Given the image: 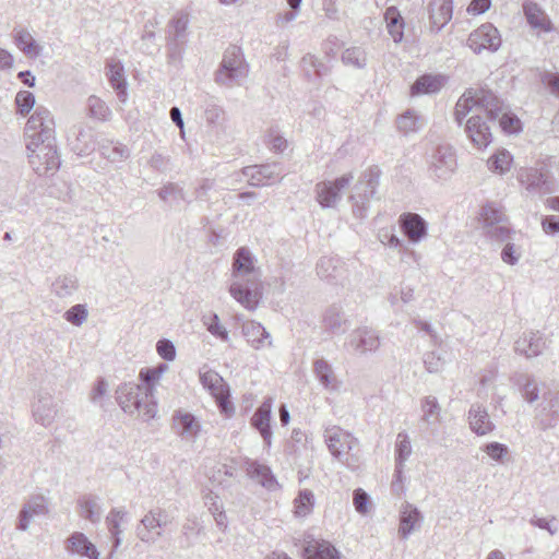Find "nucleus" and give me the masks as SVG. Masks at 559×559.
Wrapping results in <instances>:
<instances>
[{
  "mask_svg": "<svg viewBox=\"0 0 559 559\" xmlns=\"http://www.w3.org/2000/svg\"><path fill=\"white\" fill-rule=\"evenodd\" d=\"M472 114L465 124V132L472 143L478 147H487L491 141V124L498 121L506 133L521 130L520 119L510 111L497 95L486 88H469L456 102L454 119L461 126L464 118Z\"/></svg>",
  "mask_w": 559,
  "mask_h": 559,
  "instance_id": "1",
  "label": "nucleus"
},
{
  "mask_svg": "<svg viewBox=\"0 0 559 559\" xmlns=\"http://www.w3.org/2000/svg\"><path fill=\"white\" fill-rule=\"evenodd\" d=\"M28 160L39 176L53 175L61 160L56 146L55 121L48 109L38 106L25 126Z\"/></svg>",
  "mask_w": 559,
  "mask_h": 559,
  "instance_id": "2",
  "label": "nucleus"
},
{
  "mask_svg": "<svg viewBox=\"0 0 559 559\" xmlns=\"http://www.w3.org/2000/svg\"><path fill=\"white\" fill-rule=\"evenodd\" d=\"M229 293L243 308L253 311L262 298L260 272L254 266L250 251L239 248L233 259V274Z\"/></svg>",
  "mask_w": 559,
  "mask_h": 559,
  "instance_id": "3",
  "label": "nucleus"
},
{
  "mask_svg": "<svg viewBox=\"0 0 559 559\" xmlns=\"http://www.w3.org/2000/svg\"><path fill=\"white\" fill-rule=\"evenodd\" d=\"M116 401L124 413H138L144 420L154 418L157 413L156 401L146 396L142 385L133 382L122 383L116 389Z\"/></svg>",
  "mask_w": 559,
  "mask_h": 559,
  "instance_id": "4",
  "label": "nucleus"
},
{
  "mask_svg": "<svg viewBox=\"0 0 559 559\" xmlns=\"http://www.w3.org/2000/svg\"><path fill=\"white\" fill-rule=\"evenodd\" d=\"M324 441L333 457L352 471L358 468L360 459L358 452H354L359 443L357 438L338 426H332L324 430Z\"/></svg>",
  "mask_w": 559,
  "mask_h": 559,
  "instance_id": "5",
  "label": "nucleus"
},
{
  "mask_svg": "<svg viewBox=\"0 0 559 559\" xmlns=\"http://www.w3.org/2000/svg\"><path fill=\"white\" fill-rule=\"evenodd\" d=\"M381 171L377 166L366 169L353 187L349 201L353 203V213L356 217L366 216L369 201L373 198L379 186Z\"/></svg>",
  "mask_w": 559,
  "mask_h": 559,
  "instance_id": "6",
  "label": "nucleus"
},
{
  "mask_svg": "<svg viewBox=\"0 0 559 559\" xmlns=\"http://www.w3.org/2000/svg\"><path fill=\"white\" fill-rule=\"evenodd\" d=\"M484 235L492 241L504 242L511 239L512 230L502 209L495 203L485 204L479 213Z\"/></svg>",
  "mask_w": 559,
  "mask_h": 559,
  "instance_id": "7",
  "label": "nucleus"
},
{
  "mask_svg": "<svg viewBox=\"0 0 559 559\" xmlns=\"http://www.w3.org/2000/svg\"><path fill=\"white\" fill-rule=\"evenodd\" d=\"M354 180L353 173H346L334 180L318 182L314 187L317 201L323 209L335 207L342 199L343 190L347 189Z\"/></svg>",
  "mask_w": 559,
  "mask_h": 559,
  "instance_id": "8",
  "label": "nucleus"
},
{
  "mask_svg": "<svg viewBox=\"0 0 559 559\" xmlns=\"http://www.w3.org/2000/svg\"><path fill=\"white\" fill-rule=\"evenodd\" d=\"M189 16L186 13H179L169 22L168 31V58L171 67H177L181 59L183 46L187 41V29Z\"/></svg>",
  "mask_w": 559,
  "mask_h": 559,
  "instance_id": "9",
  "label": "nucleus"
},
{
  "mask_svg": "<svg viewBox=\"0 0 559 559\" xmlns=\"http://www.w3.org/2000/svg\"><path fill=\"white\" fill-rule=\"evenodd\" d=\"M381 344L377 330L369 326H359L353 330L344 342V348L355 355L374 353Z\"/></svg>",
  "mask_w": 559,
  "mask_h": 559,
  "instance_id": "10",
  "label": "nucleus"
},
{
  "mask_svg": "<svg viewBox=\"0 0 559 559\" xmlns=\"http://www.w3.org/2000/svg\"><path fill=\"white\" fill-rule=\"evenodd\" d=\"M242 175L247 178L250 186L263 187L280 181L285 176V173L280 163H271L245 167Z\"/></svg>",
  "mask_w": 559,
  "mask_h": 559,
  "instance_id": "11",
  "label": "nucleus"
},
{
  "mask_svg": "<svg viewBox=\"0 0 559 559\" xmlns=\"http://www.w3.org/2000/svg\"><path fill=\"white\" fill-rule=\"evenodd\" d=\"M202 385L215 397L219 409L227 414L233 411L229 402V388L223 377L214 370H207L200 374Z\"/></svg>",
  "mask_w": 559,
  "mask_h": 559,
  "instance_id": "12",
  "label": "nucleus"
},
{
  "mask_svg": "<svg viewBox=\"0 0 559 559\" xmlns=\"http://www.w3.org/2000/svg\"><path fill=\"white\" fill-rule=\"evenodd\" d=\"M468 47L476 53L484 49L496 51L501 45L499 31L490 23L483 24L467 38Z\"/></svg>",
  "mask_w": 559,
  "mask_h": 559,
  "instance_id": "13",
  "label": "nucleus"
},
{
  "mask_svg": "<svg viewBox=\"0 0 559 559\" xmlns=\"http://www.w3.org/2000/svg\"><path fill=\"white\" fill-rule=\"evenodd\" d=\"M456 167L455 155L450 146H439L431 156L429 170L433 177L447 180Z\"/></svg>",
  "mask_w": 559,
  "mask_h": 559,
  "instance_id": "14",
  "label": "nucleus"
},
{
  "mask_svg": "<svg viewBox=\"0 0 559 559\" xmlns=\"http://www.w3.org/2000/svg\"><path fill=\"white\" fill-rule=\"evenodd\" d=\"M519 180L531 193L546 194L555 191L554 178L538 169L522 170Z\"/></svg>",
  "mask_w": 559,
  "mask_h": 559,
  "instance_id": "15",
  "label": "nucleus"
},
{
  "mask_svg": "<svg viewBox=\"0 0 559 559\" xmlns=\"http://www.w3.org/2000/svg\"><path fill=\"white\" fill-rule=\"evenodd\" d=\"M173 429L182 440L194 442L200 435L201 424L193 414L176 411L173 415Z\"/></svg>",
  "mask_w": 559,
  "mask_h": 559,
  "instance_id": "16",
  "label": "nucleus"
},
{
  "mask_svg": "<svg viewBox=\"0 0 559 559\" xmlns=\"http://www.w3.org/2000/svg\"><path fill=\"white\" fill-rule=\"evenodd\" d=\"M160 515L162 511L151 510L141 519L135 533L143 543L153 544L163 535L162 528L165 522Z\"/></svg>",
  "mask_w": 559,
  "mask_h": 559,
  "instance_id": "17",
  "label": "nucleus"
},
{
  "mask_svg": "<svg viewBox=\"0 0 559 559\" xmlns=\"http://www.w3.org/2000/svg\"><path fill=\"white\" fill-rule=\"evenodd\" d=\"M272 407L273 400L271 397H266L251 417L252 427L259 431L266 447H271L272 444Z\"/></svg>",
  "mask_w": 559,
  "mask_h": 559,
  "instance_id": "18",
  "label": "nucleus"
},
{
  "mask_svg": "<svg viewBox=\"0 0 559 559\" xmlns=\"http://www.w3.org/2000/svg\"><path fill=\"white\" fill-rule=\"evenodd\" d=\"M64 549L71 556L86 557L88 559H99V551L87 536L82 532H73L64 540Z\"/></svg>",
  "mask_w": 559,
  "mask_h": 559,
  "instance_id": "19",
  "label": "nucleus"
},
{
  "mask_svg": "<svg viewBox=\"0 0 559 559\" xmlns=\"http://www.w3.org/2000/svg\"><path fill=\"white\" fill-rule=\"evenodd\" d=\"M400 228L412 243L420 242L427 236V223L417 213H404L399 218Z\"/></svg>",
  "mask_w": 559,
  "mask_h": 559,
  "instance_id": "20",
  "label": "nucleus"
},
{
  "mask_svg": "<svg viewBox=\"0 0 559 559\" xmlns=\"http://www.w3.org/2000/svg\"><path fill=\"white\" fill-rule=\"evenodd\" d=\"M469 429L477 436H487L496 429L495 423L491 420L489 413L480 403L471 405L467 413Z\"/></svg>",
  "mask_w": 559,
  "mask_h": 559,
  "instance_id": "21",
  "label": "nucleus"
},
{
  "mask_svg": "<svg viewBox=\"0 0 559 559\" xmlns=\"http://www.w3.org/2000/svg\"><path fill=\"white\" fill-rule=\"evenodd\" d=\"M68 144L78 156L88 155L95 150L92 130L83 126H74L69 132Z\"/></svg>",
  "mask_w": 559,
  "mask_h": 559,
  "instance_id": "22",
  "label": "nucleus"
},
{
  "mask_svg": "<svg viewBox=\"0 0 559 559\" xmlns=\"http://www.w3.org/2000/svg\"><path fill=\"white\" fill-rule=\"evenodd\" d=\"M128 512L123 508H114L106 516V526L112 540L110 557L120 547L122 543V524L127 522Z\"/></svg>",
  "mask_w": 559,
  "mask_h": 559,
  "instance_id": "23",
  "label": "nucleus"
},
{
  "mask_svg": "<svg viewBox=\"0 0 559 559\" xmlns=\"http://www.w3.org/2000/svg\"><path fill=\"white\" fill-rule=\"evenodd\" d=\"M304 559H341L338 550L329 542L311 538L302 548Z\"/></svg>",
  "mask_w": 559,
  "mask_h": 559,
  "instance_id": "24",
  "label": "nucleus"
},
{
  "mask_svg": "<svg viewBox=\"0 0 559 559\" xmlns=\"http://www.w3.org/2000/svg\"><path fill=\"white\" fill-rule=\"evenodd\" d=\"M545 400L547 405L537 413L536 419L543 429H548L559 423V390L548 392L545 395Z\"/></svg>",
  "mask_w": 559,
  "mask_h": 559,
  "instance_id": "25",
  "label": "nucleus"
},
{
  "mask_svg": "<svg viewBox=\"0 0 559 559\" xmlns=\"http://www.w3.org/2000/svg\"><path fill=\"white\" fill-rule=\"evenodd\" d=\"M242 335L254 349H261L272 345L270 333L265 328L255 321H246L241 326Z\"/></svg>",
  "mask_w": 559,
  "mask_h": 559,
  "instance_id": "26",
  "label": "nucleus"
},
{
  "mask_svg": "<svg viewBox=\"0 0 559 559\" xmlns=\"http://www.w3.org/2000/svg\"><path fill=\"white\" fill-rule=\"evenodd\" d=\"M545 346L546 342L538 331L523 333L514 343L515 352L525 355L527 358L540 355Z\"/></svg>",
  "mask_w": 559,
  "mask_h": 559,
  "instance_id": "27",
  "label": "nucleus"
},
{
  "mask_svg": "<svg viewBox=\"0 0 559 559\" xmlns=\"http://www.w3.org/2000/svg\"><path fill=\"white\" fill-rule=\"evenodd\" d=\"M431 28L440 31L452 19V0H431L428 5Z\"/></svg>",
  "mask_w": 559,
  "mask_h": 559,
  "instance_id": "28",
  "label": "nucleus"
},
{
  "mask_svg": "<svg viewBox=\"0 0 559 559\" xmlns=\"http://www.w3.org/2000/svg\"><path fill=\"white\" fill-rule=\"evenodd\" d=\"M57 415L56 404L49 394H39L37 401L33 404V416L36 423L48 427L55 420Z\"/></svg>",
  "mask_w": 559,
  "mask_h": 559,
  "instance_id": "29",
  "label": "nucleus"
},
{
  "mask_svg": "<svg viewBox=\"0 0 559 559\" xmlns=\"http://www.w3.org/2000/svg\"><path fill=\"white\" fill-rule=\"evenodd\" d=\"M423 520L419 510L411 503H404L400 512L399 534L406 539L420 525Z\"/></svg>",
  "mask_w": 559,
  "mask_h": 559,
  "instance_id": "30",
  "label": "nucleus"
},
{
  "mask_svg": "<svg viewBox=\"0 0 559 559\" xmlns=\"http://www.w3.org/2000/svg\"><path fill=\"white\" fill-rule=\"evenodd\" d=\"M46 512L47 507L45 504L44 497H33L22 508L16 528L20 531H26L35 516L43 515Z\"/></svg>",
  "mask_w": 559,
  "mask_h": 559,
  "instance_id": "31",
  "label": "nucleus"
},
{
  "mask_svg": "<svg viewBox=\"0 0 559 559\" xmlns=\"http://www.w3.org/2000/svg\"><path fill=\"white\" fill-rule=\"evenodd\" d=\"M445 81L447 78L442 74L425 73L414 82L411 93L413 96L438 93Z\"/></svg>",
  "mask_w": 559,
  "mask_h": 559,
  "instance_id": "32",
  "label": "nucleus"
},
{
  "mask_svg": "<svg viewBox=\"0 0 559 559\" xmlns=\"http://www.w3.org/2000/svg\"><path fill=\"white\" fill-rule=\"evenodd\" d=\"M322 325L331 334L340 335L346 332L349 326L348 319L336 306L328 308L323 314Z\"/></svg>",
  "mask_w": 559,
  "mask_h": 559,
  "instance_id": "33",
  "label": "nucleus"
},
{
  "mask_svg": "<svg viewBox=\"0 0 559 559\" xmlns=\"http://www.w3.org/2000/svg\"><path fill=\"white\" fill-rule=\"evenodd\" d=\"M246 472L250 478L255 479L269 490H274L278 487V483L271 468L264 464L249 461L246 464Z\"/></svg>",
  "mask_w": 559,
  "mask_h": 559,
  "instance_id": "34",
  "label": "nucleus"
},
{
  "mask_svg": "<svg viewBox=\"0 0 559 559\" xmlns=\"http://www.w3.org/2000/svg\"><path fill=\"white\" fill-rule=\"evenodd\" d=\"M313 372L324 389L330 391H337L340 389V381L328 360L323 358L316 359L313 362Z\"/></svg>",
  "mask_w": 559,
  "mask_h": 559,
  "instance_id": "35",
  "label": "nucleus"
},
{
  "mask_svg": "<svg viewBox=\"0 0 559 559\" xmlns=\"http://www.w3.org/2000/svg\"><path fill=\"white\" fill-rule=\"evenodd\" d=\"M523 12L527 23L536 29L549 32L551 29V22L540 7L533 1H525L523 3Z\"/></svg>",
  "mask_w": 559,
  "mask_h": 559,
  "instance_id": "36",
  "label": "nucleus"
},
{
  "mask_svg": "<svg viewBox=\"0 0 559 559\" xmlns=\"http://www.w3.org/2000/svg\"><path fill=\"white\" fill-rule=\"evenodd\" d=\"M426 123L425 117L415 109H407L396 118V128L405 135L418 132Z\"/></svg>",
  "mask_w": 559,
  "mask_h": 559,
  "instance_id": "37",
  "label": "nucleus"
},
{
  "mask_svg": "<svg viewBox=\"0 0 559 559\" xmlns=\"http://www.w3.org/2000/svg\"><path fill=\"white\" fill-rule=\"evenodd\" d=\"M13 39L16 47L28 58H36L41 52L33 35L26 28H14Z\"/></svg>",
  "mask_w": 559,
  "mask_h": 559,
  "instance_id": "38",
  "label": "nucleus"
},
{
  "mask_svg": "<svg viewBox=\"0 0 559 559\" xmlns=\"http://www.w3.org/2000/svg\"><path fill=\"white\" fill-rule=\"evenodd\" d=\"M80 515L92 523H98L102 519L100 499L96 496H83L79 499Z\"/></svg>",
  "mask_w": 559,
  "mask_h": 559,
  "instance_id": "39",
  "label": "nucleus"
},
{
  "mask_svg": "<svg viewBox=\"0 0 559 559\" xmlns=\"http://www.w3.org/2000/svg\"><path fill=\"white\" fill-rule=\"evenodd\" d=\"M99 152L104 158L112 163L122 162L130 156V151L126 145L110 140L99 143Z\"/></svg>",
  "mask_w": 559,
  "mask_h": 559,
  "instance_id": "40",
  "label": "nucleus"
},
{
  "mask_svg": "<svg viewBox=\"0 0 559 559\" xmlns=\"http://www.w3.org/2000/svg\"><path fill=\"white\" fill-rule=\"evenodd\" d=\"M79 287L74 275H60L51 284V292L59 298L72 296Z\"/></svg>",
  "mask_w": 559,
  "mask_h": 559,
  "instance_id": "41",
  "label": "nucleus"
},
{
  "mask_svg": "<svg viewBox=\"0 0 559 559\" xmlns=\"http://www.w3.org/2000/svg\"><path fill=\"white\" fill-rule=\"evenodd\" d=\"M412 454V444L409 437L406 432H400L396 437L395 444V464H397V473L402 474L404 471L405 462Z\"/></svg>",
  "mask_w": 559,
  "mask_h": 559,
  "instance_id": "42",
  "label": "nucleus"
},
{
  "mask_svg": "<svg viewBox=\"0 0 559 559\" xmlns=\"http://www.w3.org/2000/svg\"><path fill=\"white\" fill-rule=\"evenodd\" d=\"M384 19L386 27L395 43H399L403 38L404 22L395 7H390L385 10Z\"/></svg>",
  "mask_w": 559,
  "mask_h": 559,
  "instance_id": "43",
  "label": "nucleus"
},
{
  "mask_svg": "<svg viewBox=\"0 0 559 559\" xmlns=\"http://www.w3.org/2000/svg\"><path fill=\"white\" fill-rule=\"evenodd\" d=\"M441 407L433 396H426L421 401V420L428 426H435L440 421Z\"/></svg>",
  "mask_w": 559,
  "mask_h": 559,
  "instance_id": "44",
  "label": "nucleus"
},
{
  "mask_svg": "<svg viewBox=\"0 0 559 559\" xmlns=\"http://www.w3.org/2000/svg\"><path fill=\"white\" fill-rule=\"evenodd\" d=\"M297 516H307L314 507V495L309 489H302L294 500Z\"/></svg>",
  "mask_w": 559,
  "mask_h": 559,
  "instance_id": "45",
  "label": "nucleus"
},
{
  "mask_svg": "<svg viewBox=\"0 0 559 559\" xmlns=\"http://www.w3.org/2000/svg\"><path fill=\"white\" fill-rule=\"evenodd\" d=\"M243 57L241 49L237 46H229L223 56L218 70H242Z\"/></svg>",
  "mask_w": 559,
  "mask_h": 559,
  "instance_id": "46",
  "label": "nucleus"
},
{
  "mask_svg": "<svg viewBox=\"0 0 559 559\" xmlns=\"http://www.w3.org/2000/svg\"><path fill=\"white\" fill-rule=\"evenodd\" d=\"M202 526L197 519H187L182 525L181 547L190 548L195 544L197 537L200 535Z\"/></svg>",
  "mask_w": 559,
  "mask_h": 559,
  "instance_id": "47",
  "label": "nucleus"
},
{
  "mask_svg": "<svg viewBox=\"0 0 559 559\" xmlns=\"http://www.w3.org/2000/svg\"><path fill=\"white\" fill-rule=\"evenodd\" d=\"M156 21H147L144 25L143 35L141 38V49L146 53L152 55L159 49V44L156 41L155 25Z\"/></svg>",
  "mask_w": 559,
  "mask_h": 559,
  "instance_id": "48",
  "label": "nucleus"
},
{
  "mask_svg": "<svg viewBox=\"0 0 559 559\" xmlns=\"http://www.w3.org/2000/svg\"><path fill=\"white\" fill-rule=\"evenodd\" d=\"M511 163L512 155L507 150L498 151L487 162L489 169L499 174L508 171Z\"/></svg>",
  "mask_w": 559,
  "mask_h": 559,
  "instance_id": "49",
  "label": "nucleus"
},
{
  "mask_svg": "<svg viewBox=\"0 0 559 559\" xmlns=\"http://www.w3.org/2000/svg\"><path fill=\"white\" fill-rule=\"evenodd\" d=\"M87 110L90 117L103 121L108 120L111 115L106 103L96 96H90L87 98Z\"/></svg>",
  "mask_w": 559,
  "mask_h": 559,
  "instance_id": "50",
  "label": "nucleus"
},
{
  "mask_svg": "<svg viewBox=\"0 0 559 559\" xmlns=\"http://www.w3.org/2000/svg\"><path fill=\"white\" fill-rule=\"evenodd\" d=\"M109 83L110 86L117 94V97L120 103L124 104L128 100V83L123 75L124 72H109Z\"/></svg>",
  "mask_w": 559,
  "mask_h": 559,
  "instance_id": "51",
  "label": "nucleus"
},
{
  "mask_svg": "<svg viewBox=\"0 0 559 559\" xmlns=\"http://www.w3.org/2000/svg\"><path fill=\"white\" fill-rule=\"evenodd\" d=\"M158 197L163 201H169L174 203H178L179 201H186V194L181 187L177 183L169 182L162 187L157 191Z\"/></svg>",
  "mask_w": 559,
  "mask_h": 559,
  "instance_id": "52",
  "label": "nucleus"
},
{
  "mask_svg": "<svg viewBox=\"0 0 559 559\" xmlns=\"http://www.w3.org/2000/svg\"><path fill=\"white\" fill-rule=\"evenodd\" d=\"M139 378L143 382L142 389L146 391V396L154 399L155 384L160 379L158 371L154 368H142Z\"/></svg>",
  "mask_w": 559,
  "mask_h": 559,
  "instance_id": "53",
  "label": "nucleus"
},
{
  "mask_svg": "<svg viewBox=\"0 0 559 559\" xmlns=\"http://www.w3.org/2000/svg\"><path fill=\"white\" fill-rule=\"evenodd\" d=\"M343 63L346 67L364 68L366 67V55L361 48L353 47L346 49L342 55Z\"/></svg>",
  "mask_w": 559,
  "mask_h": 559,
  "instance_id": "54",
  "label": "nucleus"
},
{
  "mask_svg": "<svg viewBox=\"0 0 559 559\" xmlns=\"http://www.w3.org/2000/svg\"><path fill=\"white\" fill-rule=\"evenodd\" d=\"M206 330L214 336L219 337L223 341H228V332L221 324L219 318L216 313H210L207 316H203L202 319Z\"/></svg>",
  "mask_w": 559,
  "mask_h": 559,
  "instance_id": "55",
  "label": "nucleus"
},
{
  "mask_svg": "<svg viewBox=\"0 0 559 559\" xmlns=\"http://www.w3.org/2000/svg\"><path fill=\"white\" fill-rule=\"evenodd\" d=\"M247 72H215L214 81L226 87L240 85Z\"/></svg>",
  "mask_w": 559,
  "mask_h": 559,
  "instance_id": "56",
  "label": "nucleus"
},
{
  "mask_svg": "<svg viewBox=\"0 0 559 559\" xmlns=\"http://www.w3.org/2000/svg\"><path fill=\"white\" fill-rule=\"evenodd\" d=\"M88 311L85 305H75L64 313V319L73 325L81 326L87 319Z\"/></svg>",
  "mask_w": 559,
  "mask_h": 559,
  "instance_id": "57",
  "label": "nucleus"
},
{
  "mask_svg": "<svg viewBox=\"0 0 559 559\" xmlns=\"http://www.w3.org/2000/svg\"><path fill=\"white\" fill-rule=\"evenodd\" d=\"M15 104L21 115L28 114L35 105V97L28 91H20L15 97Z\"/></svg>",
  "mask_w": 559,
  "mask_h": 559,
  "instance_id": "58",
  "label": "nucleus"
},
{
  "mask_svg": "<svg viewBox=\"0 0 559 559\" xmlns=\"http://www.w3.org/2000/svg\"><path fill=\"white\" fill-rule=\"evenodd\" d=\"M523 384H522V396L525 399L526 402L533 403L538 400L539 391L535 383V380L528 376H523Z\"/></svg>",
  "mask_w": 559,
  "mask_h": 559,
  "instance_id": "59",
  "label": "nucleus"
},
{
  "mask_svg": "<svg viewBox=\"0 0 559 559\" xmlns=\"http://www.w3.org/2000/svg\"><path fill=\"white\" fill-rule=\"evenodd\" d=\"M483 451L486 452L490 459L497 462L502 461L509 452L506 444L496 441L485 444L483 447Z\"/></svg>",
  "mask_w": 559,
  "mask_h": 559,
  "instance_id": "60",
  "label": "nucleus"
},
{
  "mask_svg": "<svg viewBox=\"0 0 559 559\" xmlns=\"http://www.w3.org/2000/svg\"><path fill=\"white\" fill-rule=\"evenodd\" d=\"M156 352L164 360L173 361L176 358V347L170 340H159L156 344Z\"/></svg>",
  "mask_w": 559,
  "mask_h": 559,
  "instance_id": "61",
  "label": "nucleus"
},
{
  "mask_svg": "<svg viewBox=\"0 0 559 559\" xmlns=\"http://www.w3.org/2000/svg\"><path fill=\"white\" fill-rule=\"evenodd\" d=\"M424 364L428 372H439L444 366V360L437 352H428L424 356Z\"/></svg>",
  "mask_w": 559,
  "mask_h": 559,
  "instance_id": "62",
  "label": "nucleus"
},
{
  "mask_svg": "<svg viewBox=\"0 0 559 559\" xmlns=\"http://www.w3.org/2000/svg\"><path fill=\"white\" fill-rule=\"evenodd\" d=\"M333 258L323 257L317 263V273L322 278L334 277V272L336 271V266L334 264Z\"/></svg>",
  "mask_w": 559,
  "mask_h": 559,
  "instance_id": "63",
  "label": "nucleus"
},
{
  "mask_svg": "<svg viewBox=\"0 0 559 559\" xmlns=\"http://www.w3.org/2000/svg\"><path fill=\"white\" fill-rule=\"evenodd\" d=\"M540 81L554 96L559 98V72H543Z\"/></svg>",
  "mask_w": 559,
  "mask_h": 559,
  "instance_id": "64",
  "label": "nucleus"
}]
</instances>
